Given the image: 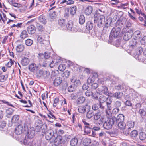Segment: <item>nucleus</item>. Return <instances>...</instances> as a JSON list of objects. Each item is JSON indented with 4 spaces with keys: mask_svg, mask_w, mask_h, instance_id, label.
<instances>
[{
    "mask_svg": "<svg viewBox=\"0 0 146 146\" xmlns=\"http://www.w3.org/2000/svg\"><path fill=\"white\" fill-rule=\"evenodd\" d=\"M105 20V17L104 15L98 14L95 15L94 18V23H97L98 27L100 28L103 26Z\"/></svg>",
    "mask_w": 146,
    "mask_h": 146,
    "instance_id": "nucleus-1",
    "label": "nucleus"
},
{
    "mask_svg": "<svg viewBox=\"0 0 146 146\" xmlns=\"http://www.w3.org/2000/svg\"><path fill=\"white\" fill-rule=\"evenodd\" d=\"M108 88L106 86H102L98 88L97 92L99 94H104L107 96H111L112 93L108 91Z\"/></svg>",
    "mask_w": 146,
    "mask_h": 146,
    "instance_id": "nucleus-2",
    "label": "nucleus"
},
{
    "mask_svg": "<svg viewBox=\"0 0 146 146\" xmlns=\"http://www.w3.org/2000/svg\"><path fill=\"white\" fill-rule=\"evenodd\" d=\"M121 31V28L119 27H113L112 28L110 33L109 39H112V36L114 38H116L119 35Z\"/></svg>",
    "mask_w": 146,
    "mask_h": 146,
    "instance_id": "nucleus-3",
    "label": "nucleus"
},
{
    "mask_svg": "<svg viewBox=\"0 0 146 146\" xmlns=\"http://www.w3.org/2000/svg\"><path fill=\"white\" fill-rule=\"evenodd\" d=\"M114 123V120L113 118H108L104 123L103 125V127L106 129H110L112 128Z\"/></svg>",
    "mask_w": 146,
    "mask_h": 146,
    "instance_id": "nucleus-4",
    "label": "nucleus"
},
{
    "mask_svg": "<svg viewBox=\"0 0 146 146\" xmlns=\"http://www.w3.org/2000/svg\"><path fill=\"white\" fill-rule=\"evenodd\" d=\"M23 128L21 125H19L15 128V133L17 135L21 134L24 131H26L27 130L28 126L25 124L23 125Z\"/></svg>",
    "mask_w": 146,
    "mask_h": 146,
    "instance_id": "nucleus-5",
    "label": "nucleus"
},
{
    "mask_svg": "<svg viewBox=\"0 0 146 146\" xmlns=\"http://www.w3.org/2000/svg\"><path fill=\"white\" fill-rule=\"evenodd\" d=\"M143 50V48L141 47H139L136 50V52L134 53V50L132 51L131 53L133 54V56L137 59L140 60L141 59V55Z\"/></svg>",
    "mask_w": 146,
    "mask_h": 146,
    "instance_id": "nucleus-6",
    "label": "nucleus"
},
{
    "mask_svg": "<svg viewBox=\"0 0 146 146\" xmlns=\"http://www.w3.org/2000/svg\"><path fill=\"white\" fill-rule=\"evenodd\" d=\"M56 133H54L53 131H49L46 133L45 138L47 140H50L51 139L54 140L55 138Z\"/></svg>",
    "mask_w": 146,
    "mask_h": 146,
    "instance_id": "nucleus-7",
    "label": "nucleus"
},
{
    "mask_svg": "<svg viewBox=\"0 0 146 146\" xmlns=\"http://www.w3.org/2000/svg\"><path fill=\"white\" fill-rule=\"evenodd\" d=\"M67 27L68 29L70 30L73 31V32H76L77 31V26L74 25L72 22L71 21H69L67 25Z\"/></svg>",
    "mask_w": 146,
    "mask_h": 146,
    "instance_id": "nucleus-8",
    "label": "nucleus"
},
{
    "mask_svg": "<svg viewBox=\"0 0 146 146\" xmlns=\"http://www.w3.org/2000/svg\"><path fill=\"white\" fill-rule=\"evenodd\" d=\"M133 31L132 30H129L126 32L123 36V39L125 41H128L132 36Z\"/></svg>",
    "mask_w": 146,
    "mask_h": 146,
    "instance_id": "nucleus-9",
    "label": "nucleus"
},
{
    "mask_svg": "<svg viewBox=\"0 0 146 146\" xmlns=\"http://www.w3.org/2000/svg\"><path fill=\"white\" fill-rule=\"evenodd\" d=\"M142 33L139 30H137L134 32L133 31V38L134 39L138 40L142 36Z\"/></svg>",
    "mask_w": 146,
    "mask_h": 146,
    "instance_id": "nucleus-10",
    "label": "nucleus"
},
{
    "mask_svg": "<svg viewBox=\"0 0 146 146\" xmlns=\"http://www.w3.org/2000/svg\"><path fill=\"white\" fill-rule=\"evenodd\" d=\"M35 130L38 132L40 131L41 129L44 126L42 125V121L40 120L36 121L35 123Z\"/></svg>",
    "mask_w": 146,
    "mask_h": 146,
    "instance_id": "nucleus-11",
    "label": "nucleus"
},
{
    "mask_svg": "<svg viewBox=\"0 0 146 146\" xmlns=\"http://www.w3.org/2000/svg\"><path fill=\"white\" fill-rule=\"evenodd\" d=\"M33 141V139L32 138H29L26 136L24 140V144L27 146H32V143Z\"/></svg>",
    "mask_w": 146,
    "mask_h": 146,
    "instance_id": "nucleus-12",
    "label": "nucleus"
},
{
    "mask_svg": "<svg viewBox=\"0 0 146 146\" xmlns=\"http://www.w3.org/2000/svg\"><path fill=\"white\" fill-rule=\"evenodd\" d=\"M26 131H27V133L26 136L32 138L35 136V131L33 128H31L28 129Z\"/></svg>",
    "mask_w": 146,
    "mask_h": 146,
    "instance_id": "nucleus-13",
    "label": "nucleus"
},
{
    "mask_svg": "<svg viewBox=\"0 0 146 146\" xmlns=\"http://www.w3.org/2000/svg\"><path fill=\"white\" fill-rule=\"evenodd\" d=\"M38 66H37L36 64L34 63H32L30 64L28 67V68L29 70L32 72H34L36 71L38 69Z\"/></svg>",
    "mask_w": 146,
    "mask_h": 146,
    "instance_id": "nucleus-14",
    "label": "nucleus"
},
{
    "mask_svg": "<svg viewBox=\"0 0 146 146\" xmlns=\"http://www.w3.org/2000/svg\"><path fill=\"white\" fill-rule=\"evenodd\" d=\"M55 139L54 142V144L55 145L57 146L61 143V141L62 140V137L61 136H57Z\"/></svg>",
    "mask_w": 146,
    "mask_h": 146,
    "instance_id": "nucleus-15",
    "label": "nucleus"
},
{
    "mask_svg": "<svg viewBox=\"0 0 146 146\" xmlns=\"http://www.w3.org/2000/svg\"><path fill=\"white\" fill-rule=\"evenodd\" d=\"M27 29L29 33L31 34H34L36 31L35 26L32 25L29 26L27 27Z\"/></svg>",
    "mask_w": 146,
    "mask_h": 146,
    "instance_id": "nucleus-16",
    "label": "nucleus"
},
{
    "mask_svg": "<svg viewBox=\"0 0 146 146\" xmlns=\"http://www.w3.org/2000/svg\"><path fill=\"white\" fill-rule=\"evenodd\" d=\"M84 145L85 146H92V143L90 139L86 138L85 139L83 143Z\"/></svg>",
    "mask_w": 146,
    "mask_h": 146,
    "instance_id": "nucleus-17",
    "label": "nucleus"
},
{
    "mask_svg": "<svg viewBox=\"0 0 146 146\" xmlns=\"http://www.w3.org/2000/svg\"><path fill=\"white\" fill-rule=\"evenodd\" d=\"M8 1L11 5L15 7L19 8L21 6V4L16 3L15 0H8Z\"/></svg>",
    "mask_w": 146,
    "mask_h": 146,
    "instance_id": "nucleus-18",
    "label": "nucleus"
},
{
    "mask_svg": "<svg viewBox=\"0 0 146 146\" xmlns=\"http://www.w3.org/2000/svg\"><path fill=\"white\" fill-rule=\"evenodd\" d=\"M62 81V79L61 78L57 77L54 80L53 84L56 86H57L60 84Z\"/></svg>",
    "mask_w": 146,
    "mask_h": 146,
    "instance_id": "nucleus-19",
    "label": "nucleus"
},
{
    "mask_svg": "<svg viewBox=\"0 0 146 146\" xmlns=\"http://www.w3.org/2000/svg\"><path fill=\"white\" fill-rule=\"evenodd\" d=\"M39 56L41 58H43V57H44L45 59H47L50 57V53L46 52L44 54H39Z\"/></svg>",
    "mask_w": 146,
    "mask_h": 146,
    "instance_id": "nucleus-20",
    "label": "nucleus"
},
{
    "mask_svg": "<svg viewBox=\"0 0 146 146\" xmlns=\"http://www.w3.org/2000/svg\"><path fill=\"white\" fill-rule=\"evenodd\" d=\"M88 106V105H86L85 106H79L78 111L79 112L81 113H84L86 110L87 107Z\"/></svg>",
    "mask_w": 146,
    "mask_h": 146,
    "instance_id": "nucleus-21",
    "label": "nucleus"
},
{
    "mask_svg": "<svg viewBox=\"0 0 146 146\" xmlns=\"http://www.w3.org/2000/svg\"><path fill=\"white\" fill-rule=\"evenodd\" d=\"M136 40L134 39L131 40L129 42V46L131 48H135L137 45L138 43Z\"/></svg>",
    "mask_w": 146,
    "mask_h": 146,
    "instance_id": "nucleus-22",
    "label": "nucleus"
},
{
    "mask_svg": "<svg viewBox=\"0 0 146 146\" xmlns=\"http://www.w3.org/2000/svg\"><path fill=\"white\" fill-rule=\"evenodd\" d=\"M123 95V93L121 92H116L113 94L112 96L111 95V97H114L116 99H119L122 97Z\"/></svg>",
    "mask_w": 146,
    "mask_h": 146,
    "instance_id": "nucleus-23",
    "label": "nucleus"
},
{
    "mask_svg": "<svg viewBox=\"0 0 146 146\" xmlns=\"http://www.w3.org/2000/svg\"><path fill=\"white\" fill-rule=\"evenodd\" d=\"M29 62V59L26 57H24L21 60V64L23 66L27 65Z\"/></svg>",
    "mask_w": 146,
    "mask_h": 146,
    "instance_id": "nucleus-24",
    "label": "nucleus"
},
{
    "mask_svg": "<svg viewBox=\"0 0 146 146\" xmlns=\"http://www.w3.org/2000/svg\"><path fill=\"white\" fill-rule=\"evenodd\" d=\"M117 122L123 121L124 120V116L122 114H119L115 118Z\"/></svg>",
    "mask_w": 146,
    "mask_h": 146,
    "instance_id": "nucleus-25",
    "label": "nucleus"
},
{
    "mask_svg": "<svg viewBox=\"0 0 146 146\" xmlns=\"http://www.w3.org/2000/svg\"><path fill=\"white\" fill-rule=\"evenodd\" d=\"M119 128L121 130L124 129L126 127V124L124 121L117 122Z\"/></svg>",
    "mask_w": 146,
    "mask_h": 146,
    "instance_id": "nucleus-26",
    "label": "nucleus"
},
{
    "mask_svg": "<svg viewBox=\"0 0 146 146\" xmlns=\"http://www.w3.org/2000/svg\"><path fill=\"white\" fill-rule=\"evenodd\" d=\"M85 98L83 96H81L78 98L76 102L78 104H82L85 102Z\"/></svg>",
    "mask_w": 146,
    "mask_h": 146,
    "instance_id": "nucleus-27",
    "label": "nucleus"
},
{
    "mask_svg": "<svg viewBox=\"0 0 146 146\" xmlns=\"http://www.w3.org/2000/svg\"><path fill=\"white\" fill-rule=\"evenodd\" d=\"M93 27V24L92 22L88 21L86 25V28L88 30H92Z\"/></svg>",
    "mask_w": 146,
    "mask_h": 146,
    "instance_id": "nucleus-28",
    "label": "nucleus"
},
{
    "mask_svg": "<svg viewBox=\"0 0 146 146\" xmlns=\"http://www.w3.org/2000/svg\"><path fill=\"white\" fill-rule=\"evenodd\" d=\"M57 16V13L56 11H51L49 14L50 18L52 20L54 19Z\"/></svg>",
    "mask_w": 146,
    "mask_h": 146,
    "instance_id": "nucleus-29",
    "label": "nucleus"
},
{
    "mask_svg": "<svg viewBox=\"0 0 146 146\" xmlns=\"http://www.w3.org/2000/svg\"><path fill=\"white\" fill-rule=\"evenodd\" d=\"M93 8L92 6L88 7L85 10V13L86 15H88L90 14L92 11Z\"/></svg>",
    "mask_w": 146,
    "mask_h": 146,
    "instance_id": "nucleus-30",
    "label": "nucleus"
},
{
    "mask_svg": "<svg viewBox=\"0 0 146 146\" xmlns=\"http://www.w3.org/2000/svg\"><path fill=\"white\" fill-rule=\"evenodd\" d=\"M134 126V123L131 121H129L127 123V125L126 127L131 130L133 129Z\"/></svg>",
    "mask_w": 146,
    "mask_h": 146,
    "instance_id": "nucleus-31",
    "label": "nucleus"
},
{
    "mask_svg": "<svg viewBox=\"0 0 146 146\" xmlns=\"http://www.w3.org/2000/svg\"><path fill=\"white\" fill-rule=\"evenodd\" d=\"M37 40L38 42L41 43V44H43L46 45V44H48V41L44 40L42 37L40 36H39L37 38Z\"/></svg>",
    "mask_w": 146,
    "mask_h": 146,
    "instance_id": "nucleus-32",
    "label": "nucleus"
},
{
    "mask_svg": "<svg viewBox=\"0 0 146 146\" xmlns=\"http://www.w3.org/2000/svg\"><path fill=\"white\" fill-rule=\"evenodd\" d=\"M78 142V139L77 138H72L70 141V144L72 146H75L77 144Z\"/></svg>",
    "mask_w": 146,
    "mask_h": 146,
    "instance_id": "nucleus-33",
    "label": "nucleus"
},
{
    "mask_svg": "<svg viewBox=\"0 0 146 146\" xmlns=\"http://www.w3.org/2000/svg\"><path fill=\"white\" fill-rule=\"evenodd\" d=\"M24 48L23 45L21 44L17 46L16 50L18 52H21L23 50Z\"/></svg>",
    "mask_w": 146,
    "mask_h": 146,
    "instance_id": "nucleus-34",
    "label": "nucleus"
},
{
    "mask_svg": "<svg viewBox=\"0 0 146 146\" xmlns=\"http://www.w3.org/2000/svg\"><path fill=\"white\" fill-rule=\"evenodd\" d=\"M70 13L72 15H74L76 13L77 11V7L76 6H74L70 8Z\"/></svg>",
    "mask_w": 146,
    "mask_h": 146,
    "instance_id": "nucleus-35",
    "label": "nucleus"
},
{
    "mask_svg": "<svg viewBox=\"0 0 146 146\" xmlns=\"http://www.w3.org/2000/svg\"><path fill=\"white\" fill-rule=\"evenodd\" d=\"M19 117L18 115H15L13 116L11 119V122L12 123H15L17 122Z\"/></svg>",
    "mask_w": 146,
    "mask_h": 146,
    "instance_id": "nucleus-36",
    "label": "nucleus"
},
{
    "mask_svg": "<svg viewBox=\"0 0 146 146\" xmlns=\"http://www.w3.org/2000/svg\"><path fill=\"white\" fill-rule=\"evenodd\" d=\"M8 76V74H7L5 75H0V82H4L7 79Z\"/></svg>",
    "mask_w": 146,
    "mask_h": 146,
    "instance_id": "nucleus-37",
    "label": "nucleus"
},
{
    "mask_svg": "<svg viewBox=\"0 0 146 146\" xmlns=\"http://www.w3.org/2000/svg\"><path fill=\"white\" fill-rule=\"evenodd\" d=\"M58 23L59 25L61 27H63L65 26L66 21L64 19H60L58 20Z\"/></svg>",
    "mask_w": 146,
    "mask_h": 146,
    "instance_id": "nucleus-38",
    "label": "nucleus"
},
{
    "mask_svg": "<svg viewBox=\"0 0 146 146\" xmlns=\"http://www.w3.org/2000/svg\"><path fill=\"white\" fill-rule=\"evenodd\" d=\"M38 20L40 22L44 24H45L46 22L45 17L42 15H40L39 17Z\"/></svg>",
    "mask_w": 146,
    "mask_h": 146,
    "instance_id": "nucleus-39",
    "label": "nucleus"
},
{
    "mask_svg": "<svg viewBox=\"0 0 146 146\" xmlns=\"http://www.w3.org/2000/svg\"><path fill=\"white\" fill-rule=\"evenodd\" d=\"M85 21V19L83 15H80L79 18V23L80 24H83Z\"/></svg>",
    "mask_w": 146,
    "mask_h": 146,
    "instance_id": "nucleus-40",
    "label": "nucleus"
},
{
    "mask_svg": "<svg viewBox=\"0 0 146 146\" xmlns=\"http://www.w3.org/2000/svg\"><path fill=\"white\" fill-rule=\"evenodd\" d=\"M82 122L85 125V126L88 127L89 128H90L91 129H92L93 127L94 126L92 125V123H88L86 122L84 120H82Z\"/></svg>",
    "mask_w": 146,
    "mask_h": 146,
    "instance_id": "nucleus-41",
    "label": "nucleus"
},
{
    "mask_svg": "<svg viewBox=\"0 0 146 146\" xmlns=\"http://www.w3.org/2000/svg\"><path fill=\"white\" fill-rule=\"evenodd\" d=\"M139 139L141 140H144L146 138V135L143 132H140L139 134Z\"/></svg>",
    "mask_w": 146,
    "mask_h": 146,
    "instance_id": "nucleus-42",
    "label": "nucleus"
},
{
    "mask_svg": "<svg viewBox=\"0 0 146 146\" xmlns=\"http://www.w3.org/2000/svg\"><path fill=\"white\" fill-rule=\"evenodd\" d=\"M27 35L28 34L26 31L23 30L22 32L21 33L20 37L21 38L24 39L27 36Z\"/></svg>",
    "mask_w": 146,
    "mask_h": 146,
    "instance_id": "nucleus-43",
    "label": "nucleus"
},
{
    "mask_svg": "<svg viewBox=\"0 0 146 146\" xmlns=\"http://www.w3.org/2000/svg\"><path fill=\"white\" fill-rule=\"evenodd\" d=\"M130 134V136L132 138H135L138 135L137 131L136 130H133L131 132Z\"/></svg>",
    "mask_w": 146,
    "mask_h": 146,
    "instance_id": "nucleus-44",
    "label": "nucleus"
},
{
    "mask_svg": "<svg viewBox=\"0 0 146 146\" xmlns=\"http://www.w3.org/2000/svg\"><path fill=\"white\" fill-rule=\"evenodd\" d=\"M50 76V72L48 71H44L43 73L42 77L44 79L48 78Z\"/></svg>",
    "mask_w": 146,
    "mask_h": 146,
    "instance_id": "nucleus-45",
    "label": "nucleus"
},
{
    "mask_svg": "<svg viewBox=\"0 0 146 146\" xmlns=\"http://www.w3.org/2000/svg\"><path fill=\"white\" fill-rule=\"evenodd\" d=\"M94 114V113L92 111L90 110L87 113L86 117L88 119H90L93 116Z\"/></svg>",
    "mask_w": 146,
    "mask_h": 146,
    "instance_id": "nucleus-46",
    "label": "nucleus"
},
{
    "mask_svg": "<svg viewBox=\"0 0 146 146\" xmlns=\"http://www.w3.org/2000/svg\"><path fill=\"white\" fill-rule=\"evenodd\" d=\"M122 130L123 133L126 136L128 135L130 133V132L131 131V130L128 129V128L126 127H125V129H122Z\"/></svg>",
    "mask_w": 146,
    "mask_h": 146,
    "instance_id": "nucleus-47",
    "label": "nucleus"
},
{
    "mask_svg": "<svg viewBox=\"0 0 146 146\" xmlns=\"http://www.w3.org/2000/svg\"><path fill=\"white\" fill-rule=\"evenodd\" d=\"M106 100V98L105 96L102 95L100 96L99 98V103H103L105 102Z\"/></svg>",
    "mask_w": 146,
    "mask_h": 146,
    "instance_id": "nucleus-48",
    "label": "nucleus"
},
{
    "mask_svg": "<svg viewBox=\"0 0 146 146\" xmlns=\"http://www.w3.org/2000/svg\"><path fill=\"white\" fill-rule=\"evenodd\" d=\"M92 129L90 128H89L88 127L85 126L84 128V131L85 133L88 134H90L91 133Z\"/></svg>",
    "mask_w": 146,
    "mask_h": 146,
    "instance_id": "nucleus-49",
    "label": "nucleus"
},
{
    "mask_svg": "<svg viewBox=\"0 0 146 146\" xmlns=\"http://www.w3.org/2000/svg\"><path fill=\"white\" fill-rule=\"evenodd\" d=\"M57 63L58 62L55 59H54L50 63H49L50 66L51 68H53L55 66L57 65Z\"/></svg>",
    "mask_w": 146,
    "mask_h": 146,
    "instance_id": "nucleus-50",
    "label": "nucleus"
},
{
    "mask_svg": "<svg viewBox=\"0 0 146 146\" xmlns=\"http://www.w3.org/2000/svg\"><path fill=\"white\" fill-rule=\"evenodd\" d=\"M139 19L141 21L144 22V24H143L142 25L144 26H146V18H144V17L141 15L139 17Z\"/></svg>",
    "mask_w": 146,
    "mask_h": 146,
    "instance_id": "nucleus-51",
    "label": "nucleus"
},
{
    "mask_svg": "<svg viewBox=\"0 0 146 146\" xmlns=\"http://www.w3.org/2000/svg\"><path fill=\"white\" fill-rule=\"evenodd\" d=\"M33 43V41L30 39H27L25 41V44L29 46H30Z\"/></svg>",
    "mask_w": 146,
    "mask_h": 146,
    "instance_id": "nucleus-52",
    "label": "nucleus"
},
{
    "mask_svg": "<svg viewBox=\"0 0 146 146\" xmlns=\"http://www.w3.org/2000/svg\"><path fill=\"white\" fill-rule=\"evenodd\" d=\"M101 116V114L100 113H96L94 115V119L95 120H98L100 119Z\"/></svg>",
    "mask_w": 146,
    "mask_h": 146,
    "instance_id": "nucleus-53",
    "label": "nucleus"
},
{
    "mask_svg": "<svg viewBox=\"0 0 146 146\" xmlns=\"http://www.w3.org/2000/svg\"><path fill=\"white\" fill-rule=\"evenodd\" d=\"M94 78L93 76H90L88 79L87 82L88 84H90L94 81Z\"/></svg>",
    "mask_w": 146,
    "mask_h": 146,
    "instance_id": "nucleus-54",
    "label": "nucleus"
},
{
    "mask_svg": "<svg viewBox=\"0 0 146 146\" xmlns=\"http://www.w3.org/2000/svg\"><path fill=\"white\" fill-rule=\"evenodd\" d=\"M131 26V24L129 22H127L125 27L123 29V31L124 32H125L126 31V29H128Z\"/></svg>",
    "mask_w": 146,
    "mask_h": 146,
    "instance_id": "nucleus-55",
    "label": "nucleus"
},
{
    "mask_svg": "<svg viewBox=\"0 0 146 146\" xmlns=\"http://www.w3.org/2000/svg\"><path fill=\"white\" fill-rule=\"evenodd\" d=\"M93 94V92L90 89L87 90L85 92V95L87 96H92Z\"/></svg>",
    "mask_w": 146,
    "mask_h": 146,
    "instance_id": "nucleus-56",
    "label": "nucleus"
},
{
    "mask_svg": "<svg viewBox=\"0 0 146 146\" xmlns=\"http://www.w3.org/2000/svg\"><path fill=\"white\" fill-rule=\"evenodd\" d=\"M135 10L137 13L143 16V17H144V18H146L145 15L144 13H142L140 10H139L136 8L135 9Z\"/></svg>",
    "mask_w": 146,
    "mask_h": 146,
    "instance_id": "nucleus-57",
    "label": "nucleus"
},
{
    "mask_svg": "<svg viewBox=\"0 0 146 146\" xmlns=\"http://www.w3.org/2000/svg\"><path fill=\"white\" fill-rule=\"evenodd\" d=\"M58 68L61 71H64L66 68V66L64 64H61L58 67Z\"/></svg>",
    "mask_w": 146,
    "mask_h": 146,
    "instance_id": "nucleus-58",
    "label": "nucleus"
},
{
    "mask_svg": "<svg viewBox=\"0 0 146 146\" xmlns=\"http://www.w3.org/2000/svg\"><path fill=\"white\" fill-rule=\"evenodd\" d=\"M44 71L42 70H40L39 71L36 73L37 76L39 77H42Z\"/></svg>",
    "mask_w": 146,
    "mask_h": 146,
    "instance_id": "nucleus-59",
    "label": "nucleus"
},
{
    "mask_svg": "<svg viewBox=\"0 0 146 146\" xmlns=\"http://www.w3.org/2000/svg\"><path fill=\"white\" fill-rule=\"evenodd\" d=\"M13 110L11 108H9L6 111V113L7 115H12L13 113Z\"/></svg>",
    "mask_w": 146,
    "mask_h": 146,
    "instance_id": "nucleus-60",
    "label": "nucleus"
},
{
    "mask_svg": "<svg viewBox=\"0 0 146 146\" xmlns=\"http://www.w3.org/2000/svg\"><path fill=\"white\" fill-rule=\"evenodd\" d=\"M121 105V102L119 101H116L115 104V106L116 108H119L120 107Z\"/></svg>",
    "mask_w": 146,
    "mask_h": 146,
    "instance_id": "nucleus-61",
    "label": "nucleus"
},
{
    "mask_svg": "<svg viewBox=\"0 0 146 146\" xmlns=\"http://www.w3.org/2000/svg\"><path fill=\"white\" fill-rule=\"evenodd\" d=\"M36 27L39 31H42L44 30V28L43 26L39 23L37 24Z\"/></svg>",
    "mask_w": 146,
    "mask_h": 146,
    "instance_id": "nucleus-62",
    "label": "nucleus"
},
{
    "mask_svg": "<svg viewBox=\"0 0 146 146\" xmlns=\"http://www.w3.org/2000/svg\"><path fill=\"white\" fill-rule=\"evenodd\" d=\"M140 42L142 45L145 44L146 43V36L143 37L141 40Z\"/></svg>",
    "mask_w": 146,
    "mask_h": 146,
    "instance_id": "nucleus-63",
    "label": "nucleus"
},
{
    "mask_svg": "<svg viewBox=\"0 0 146 146\" xmlns=\"http://www.w3.org/2000/svg\"><path fill=\"white\" fill-rule=\"evenodd\" d=\"M13 64V62L12 59H10V61H9L6 64V66L7 67L9 68L10 67L12 64Z\"/></svg>",
    "mask_w": 146,
    "mask_h": 146,
    "instance_id": "nucleus-64",
    "label": "nucleus"
}]
</instances>
